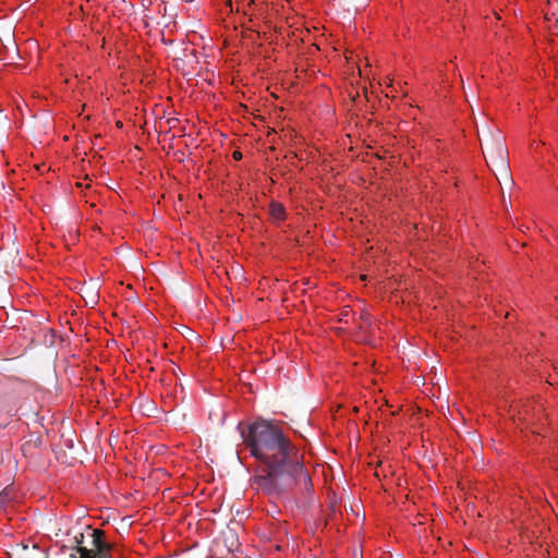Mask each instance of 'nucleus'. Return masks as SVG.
<instances>
[{
  "label": "nucleus",
  "mask_w": 558,
  "mask_h": 558,
  "mask_svg": "<svg viewBox=\"0 0 558 558\" xmlns=\"http://www.w3.org/2000/svg\"><path fill=\"white\" fill-rule=\"evenodd\" d=\"M251 454L260 463L254 484L270 497L301 486L308 490L312 486L310 474L299 449L268 422H255L243 435Z\"/></svg>",
  "instance_id": "f257e3e1"
},
{
  "label": "nucleus",
  "mask_w": 558,
  "mask_h": 558,
  "mask_svg": "<svg viewBox=\"0 0 558 558\" xmlns=\"http://www.w3.org/2000/svg\"><path fill=\"white\" fill-rule=\"evenodd\" d=\"M76 546L70 558H110L111 545L106 541L105 532L87 526L80 536H75Z\"/></svg>",
  "instance_id": "f03ea898"
},
{
  "label": "nucleus",
  "mask_w": 558,
  "mask_h": 558,
  "mask_svg": "<svg viewBox=\"0 0 558 558\" xmlns=\"http://www.w3.org/2000/svg\"><path fill=\"white\" fill-rule=\"evenodd\" d=\"M269 213L271 217L278 221H281L286 217V209L281 203L271 202L269 205Z\"/></svg>",
  "instance_id": "7ed1b4c3"
},
{
  "label": "nucleus",
  "mask_w": 558,
  "mask_h": 558,
  "mask_svg": "<svg viewBox=\"0 0 558 558\" xmlns=\"http://www.w3.org/2000/svg\"><path fill=\"white\" fill-rule=\"evenodd\" d=\"M236 3V11H243L244 14H248L250 9L256 4V0H248L247 3H245L244 0H235ZM230 8V11H233V0H228L227 3Z\"/></svg>",
  "instance_id": "20e7f679"
},
{
  "label": "nucleus",
  "mask_w": 558,
  "mask_h": 558,
  "mask_svg": "<svg viewBox=\"0 0 558 558\" xmlns=\"http://www.w3.org/2000/svg\"><path fill=\"white\" fill-rule=\"evenodd\" d=\"M351 315H352L351 307L350 306H343L341 308V312L339 313V322L348 324L349 323V318L351 317Z\"/></svg>",
  "instance_id": "39448f33"
},
{
  "label": "nucleus",
  "mask_w": 558,
  "mask_h": 558,
  "mask_svg": "<svg viewBox=\"0 0 558 558\" xmlns=\"http://www.w3.org/2000/svg\"><path fill=\"white\" fill-rule=\"evenodd\" d=\"M233 158L235 160H240L242 158V153L239 151V150H235L233 154H232Z\"/></svg>",
  "instance_id": "423d86ee"
},
{
  "label": "nucleus",
  "mask_w": 558,
  "mask_h": 558,
  "mask_svg": "<svg viewBox=\"0 0 558 558\" xmlns=\"http://www.w3.org/2000/svg\"><path fill=\"white\" fill-rule=\"evenodd\" d=\"M361 320H362V324H368V315L367 314H361Z\"/></svg>",
  "instance_id": "0eeeda50"
},
{
  "label": "nucleus",
  "mask_w": 558,
  "mask_h": 558,
  "mask_svg": "<svg viewBox=\"0 0 558 558\" xmlns=\"http://www.w3.org/2000/svg\"><path fill=\"white\" fill-rule=\"evenodd\" d=\"M538 145H539V144H538V143H536V141H533V144L531 145V148H533V149H535V150H536V149H537V147H538Z\"/></svg>",
  "instance_id": "6e6552de"
}]
</instances>
